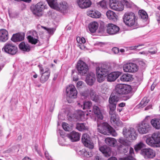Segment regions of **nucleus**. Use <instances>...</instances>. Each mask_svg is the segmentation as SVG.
<instances>
[{
	"mask_svg": "<svg viewBox=\"0 0 160 160\" xmlns=\"http://www.w3.org/2000/svg\"><path fill=\"white\" fill-rule=\"evenodd\" d=\"M152 137L155 139L157 144H160V132H155L152 134Z\"/></svg>",
	"mask_w": 160,
	"mask_h": 160,
	"instance_id": "42",
	"label": "nucleus"
},
{
	"mask_svg": "<svg viewBox=\"0 0 160 160\" xmlns=\"http://www.w3.org/2000/svg\"><path fill=\"white\" fill-rule=\"evenodd\" d=\"M152 126L157 129H160V120L159 118H154L151 121Z\"/></svg>",
	"mask_w": 160,
	"mask_h": 160,
	"instance_id": "31",
	"label": "nucleus"
},
{
	"mask_svg": "<svg viewBox=\"0 0 160 160\" xmlns=\"http://www.w3.org/2000/svg\"><path fill=\"white\" fill-rule=\"evenodd\" d=\"M143 46H144V44H139V45L137 46L130 47L129 48V49L131 50H135L137 48H138L139 47Z\"/></svg>",
	"mask_w": 160,
	"mask_h": 160,
	"instance_id": "53",
	"label": "nucleus"
},
{
	"mask_svg": "<svg viewBox=\"0 0 160 160\" xmlns=\"http://www.w3.org/2000/svg\"><path fill=\"white\" fill-rule=\"evenodd\" d=\"M111 68L109 65L106 64L102 65L101 67H98L96 69L97 80L101 82L104 80V77L111 71Z\"/></svg>",
	"mask_w": 160,
	"mask_h": 160,
	"instance_id": "1",
	"label": "nucleus"
},
{
	"mask_svg": "<svg viewBox=\"0 0 160 160\" xmlns=\"http://www.w3.org/2000/svg\"><path fill=\"white\" fill-rule=\"evenodd\" d=\"M116 105L115 104L109 103L108 106L110 109L109 114L115 113Z\"/></svg>",
	"mask_w": 160,
	"mask_h": 160,
	"instance_id": "45",
	"label": "nucleus"
},
{
	"mask_svg": "<svg viewBox=\"0 0 160 160\" xmlns=\"http://www.w3.org/2000/svg\"><path fill=\"white\" fill-rule=\"evenodd\" d=\"M139 17L143 20H146L148 17L147 12L143 10H140L138 12Z\"/></svg>",
	"mask_w": 160,
	"mask_h": 160,
	"instance_id": "43",
	"label": "nucleus"
},
{
	"mask_svg": "<svg viewBox=\"0 0 160 160\" xmlns=\"http://www.w3.org/2000/svg\"><path fill=\"white\" fill-rule=\"evenodd\" d=\"M67 96L69 98H77L78 92L73 85L71 84L66 88Z\"/></svg>",
	"mask_w": 160,
	"mask_h": 160,
	"instance_id": "12",
	"label": "nucleus"
},
{
	"mask_svg": "<svg viewBox=\"0 0 160 160\" xmlns=\"http://www.w3.org/2000/svg\"><path fill=\"white\" fill-rule=\"evenodd\" d=\"M119 160H132V157L129 156L125 158H121Z\"/></svg>",
	"mask_w": 160,
	"mask_h": 160,
	"instance_id": "59",
	"label": "nucleus"
},
{
	"mask_svg": "<svg viewBox=\"0 0 160 160\" xmlns=\"http://www.w3.org/2000/svg\"><path fill=\"white\" fill-rule=\"evenodd\" d=\"M129 152L130 156H132V155L134 154V150L132 148L130 147Z\"/></svg>",
	"mask_w": 160,
	"mask_h": 160,
	"instance_id": "60",
	"label": "nucleus"
},
{
	"mask_svg": "<svg viewBox=\"0 0 160 160\" xmlns=\"http://www.w3.org/2000/svg\"><path fill=\"white\" fill-rule=\"evenodd\" d=\"M44 8L42 2L38 3L34 7L32 12L34 14L38 16H41L43 9Z\"/></svg>",
	"mask_w": 160,
	"mask_h": 160,
	"instance_id": "15",
	"label": "nucleus"
},
{
	"mask_svg": "<svg viewBox=\"0 0 160 160\" xmlns=\"http://www.w3.org/2000/svg\"><path fill=\"white\" fill-rule=\"evenodd\" d=\"M19 48L21 50L27 52H29L31 49L30 46L24 42L20 43L19 44Z\"/></svg>",
	"mask_w": 160,
	"mask_h": 160,
	"instance_id": "33",
	"label": "nucleus"
},
{
	"mask_svg": "<svg viewBox=\"0 0 160 160\" xmlns=\"http://www.w3.org/2000/svg\"><path fill=\"white\" fill-rule=\"evenodd\" d=\"M119 96L117 93L115 92V91L112 92L109 99V103L116 105L117 102L119 100Z\"/></svg>",
	"mask_w": 160,
	"mask_h": 160,
	"instance_id": "22",
	"label": "nucleus"
},
{
	"mask_svg": "<svg viewBox=\"0 0 160 160\" xmlns=\"http://www.w3.org/2000/svg\"><path fill=\"white\" fill-rule=\"evenodd\" d=\"M106 15L109 19L113 21H117V16L114 12L108 10L106 12Z\"/></svg>",
	"mask_w": 160,
	"mask_h": 160,
	"instance_id": "29",
	"label": "nucleus"
},
{
	"mask_svg": "<svg viewBox=\"0 0 160 160\" xmlns=\"http://www.w3.org/2000/svg\"><path fill=\"white\" fill-rule=\"evenodd\" d=\"M107 32L111 35L117 33L119 30V28L116 25L112 23H109L107 26Z\"/></svg>",
	"mask_w": 160,
	"mask_h": 160,
	"instance_id": "16",
	"label": "nucleus"
},
{
	"mask_svg": "<svg viewBox=\"0 0 160 160\" xmlns=\"http://www.w3.org/2000/svg\"><path fill=\"white\" fill-rule=\"evenodd\" d=\"M90 88H87L84 91L82 92L81 94L84 98H86L89 96Z\"/></svg>",
	"mask_w": 160,
	"mask_h": 160,
	"instance_id": "48",
	"label": "nucleus"
},
{
	"mask_svg": "<svg viewBox=\"0 0 160 160\" xmlns=\"http://www.w3.org/2000/svg\"><path fill=\"white\" fill-rule=\"evenodd\" d=\"M2 50L10 55H14L18 52V48L15 44L11 42H7L5 44Z\"/></svg>",
	"mask_w": 160,
	"mask_h": 160,
	"instance_id": "4",
	"label": "nucleus"
},
{
	"mask_svg": "<svg viewBox=\"0 0 160 160\" xmlns=\"http://www.w3.org/2000/svg\"><path fill=\"white\" fill-rule=\"evenodd\" d=\"M55 105V102H52L51 103L49 110V111L50 112H52L53 111Z\"/></svg>",
	"mask_w": 160,
	"mask_h": 160,
	"instance_id": "54",
	"label": "nucleus"
},
{
	"mask_svg": "<svg viewBox=\"0 0 160 160\" xmlns=\"http://www.w3.org/2000/svg\"><path fill=\"white\" fill-rule=\"evenodd\" d=\"M98 27L97 22L94 21L90 22L88 25V28L90 32L92 33L96 32Z\"/></svg>",
	"mask_w": 160,
	"mask_h": 160,
	"instance_id": "27",
	"label": "nucleus"
},
{
	"mask_svg": "<svg viewBox=\"0 0 160 160\" xmlns=\"http://www.w3.org/2000/svg\"><path fill=\"white\" fill-rule=\"evenodd\" d=\"M99 149L105 157H109L111 155V150L109 147L106 146H103L99 147Z\"/></svg>",
	"mask_w": 160,
	"mask_h": 160,
	"instance_id": "25",
	"label": "nucleus"
},
{
	"mask_svg": "<svg viewBox=\"0 0 160 160\" xmlns=\"http://www.w3.org/2000/svg\"><path fill=\"white\" fill-rule=\"evenodd\" d=\"M149 101V100H146V98H144L140 102V105H141L142 107H144L147 104Z\"/></svg>",
	"mask_w": 160,
	"mask_h": 160,
	"instance_id": "51",
	"label": "nucleus"
},
{
	"mask_svg": "<svg viewBox=\"0 0 160 160\" xmlns=\"http://www.w3.org/2000/svg\"><path fill=\"white\" fill-rule=\"evenodd\" d=\"M141 154L145 159H151L156 155L155 151L150 148H144L141 150Z\"/></svg>",
	"mask_w": 160,
	"mask_h": 160,
	"instance_id": "9",
	"label": "nucleus"
},
{
	"mask_svg": "<svg viewBox=\"0 0 160 160\" xmlns=\"http://www.w3.org/2000/svg\"><path fill=\"white\" fill-rule=\"evenodd\" d=\"M98 5L99 7L103 8H107V2L106 0H102L99 2Z\"/></svg>",
	"mask_w": 160,
	"mask_h": 160,
	"instance_id": "49",
	"label": "nucleus"
},
{
	"mask_svg": "<svg viewBox=\"0 0 160 160\" xmlns=\"http://www.w3.org/2000/svg\"><path fill=\"white\" fill-rule=\"evenodd\" d=\"M111 116L110 121L111 122L114 126L122 127V122L118 120L117 118L116 113L110 114Z\"/></svg>",
	"mask_w": 160,
	"mask_h": 160,
	"instance_id": "18",
	"label": "nucleus"
},
{
	"mask_svg": "<svg viewBox=\"0 0 160 160\" xmlns=\"http://www.w3.org/2000/svg\"><path fill=\"white\" fill-rule=\"evenodd\" d=\"M125 103L124 102H121L118 104V106L120 107H123L125 106Z\"/></svg>",
	"mask_w": 160,
	"mask_h": 160,
	"instance_id": "61",
	"label": "nucleus"
},
{
	"mask_svg": "<svg viewBox=\"0 0 160 160\" xmlns=\"http://www.w3.org/2000/svg\"><path fill=\"white\" fill-rule=\"evenodd\" d=\"M63 129L66 131H70L72 129V126L67 123L63 122L62 124Z\"/></svg>",
	"mask_w": 160,
	"mask_h": 160,
	"instance_id": "47",
	"label": "nucleus"
},
{
	"mask_svg": "<svg viewBox=\"0 0 160 160\" xmlns=\"http://www.w3.org/2000/svg\"><path fill=\"white\" fill-rule=\"evenodd\" d=\"M77 2L78 6L82 9L89 8L92 4L90 0H77Z\"/></svg>",
	"mask_w": 160,
	"mask_h": 160,
	"instance_id": "17",
	"label": "nucleus"
},
{
	"mask_svg": "<svg viewBox=\"0 0 160 160\" xmlns=\"http://www.w3.org/2000/svg\"><path fill=\"white\" fill-rule=\"evenodd\" d=\"M89 95L90 96L91 99L95 102H97L98 100V96H96L95 92L93 90L90 88Z\"/></svg>",
	"mask_w": 160,
	"mask_h": 160,
	"instance_id": "44",
	"label": "nucleus"
},
{
	"mask_svg": "<svg viewBox=\"0 0 160 160\" xmlns=\"http://www.w3.org/2000/svg\"><path fill=\"white\" fill-rule=\"evenodd\" d=\"M78 104L79 107H81L83 110L89 109L92 105V103L90 101L83 102V104L82 105H81L80 103H78Z\"/></svg>",
	"mask_w": 160,
	"mask_h": 160,
	"instance_id": "35",
	"label": "nucleus"
},
{
	"mask_svg": "<svg viewBox=\"0 0 160 160\" xmlns=\"http://www.w3.org/2000/svg\"><path fill=\"white\" fill-rule=\"evenodd\" d=\"M123 133L124 137L129 141L136 139L137 136L135 130L132 128H124L123 129Z\"/></svg>",
	"mask_w": 160,
	"mask_h": 160,
	"instance_id": "6",
	"label": "nucleus"
},
{
	"mask_svg": "<svg viewBox=\"0 0 160 160\" xmlns=\"http://www.w3.org/2000/svg\"><path fill=\"white\" fill-rule=\"evenodd\" d=\"M96 80L95 74L92 72L88 74L86 77V81L87 84L90 86H92Z\"/></svg>",
	"mask_w": 160,
	"mask_h": 160,
	"instance_id": "20",
	"label": "nucleus"
},
{
	"mask_svg": "<svg viewBox=\"0 0 160 160\" xmlns=\"http://www.w3.org/2000/svg\"><path fill=\"white\" fill-rule=\"evenodd\" d=\"M38 67L39 68V70H40V74H42L43 73H44L45 70H44L43 67H42V65H38Z\"/></svg>",
	"mask_w": 160,
	"mask_h": 160,
	"instance_id": "56",
	"label": "nucleus"
},
{
	"mask_svg": "<svg viewBox=\"0 0 160 160\" xmlns=\"http://www.w3.org/2000/svg\"><path fill=\"white\" fill-rule=\"evenodd\" d=\"M58 8L57 10L61 12L66 10L68 8L67 3L65 2H63L60 3L58 4Z\"/></svg>",
	"mask_w": 160,
	"mask_h": 160,
	"instance_id": "37",
	"label": "nucleus"
},
{
	"mask_svg": "<svg viewBox=\"0 0 160 160\" xmlns=\"http://www.w3.org/2000/svg\"><path fill=\"white\" fill-rule=\"evenodd\" d=\"M67 137L72 142L78 141L80 138V135L79 133L75 131H73L67 135Z\"/></svg>",
	"mask_w": 160,
	"mask_h": 160,
	"instance_id": "21",
	"label": "nucleus"
},
{
	"mask_svg": "<svg viewBox=\"0 0 160 160\" xmlns=\"http://www.w3.org/2000/svg\"><path fill=\"white\" fill-rule=\"evenodd\" d=\"M105 143L111 146L114 147L116 142V140L112 138H107L105 140Z\"/></svg>",
	"mask_w": 160,
	"mask_h": 160,
	"instance_id": "39",
	"label": "nucleus"
},
{
	"mask_svg": "<svg viewBox=\"0 0 160 160\" xmlns=\"http://www.w3.org/2000/svg\"><path fill=\"white\" fill-rule=\"evenodd\" d=\"M82 141L84 145L87 148L90 149H92L93 148V143L91 141L90 138L88 134L84 133L83 134Z\"/></svg>",
	"mask_w": 160,
	"mask_h": 160,
	"instance_id": "11",
	"label": "nucleus"
},
{
	"mask_svg": "<svg viewBox=\"0 0 160 160\" xmlns=\"http://www.w3.org/2000/svg\"><path fill=\"white\" fill-rule=\"evenodd\" d=\"M149 117L147 116L146 117ZM151 127L150 124L147 122L146 119L138 125V130L139 133L141 134H143L148 133L151 130Z\"/></svg>",
	"mask_w": 160,
	"mask_h": 160,
	"instance_id": "7",
	"label": "nucleus"
},
{
	"mask_svg": "<svg viewBox=\"0 0 160 160\" xmlns=\"http://www.w3.org/2000/svg\"><path fill=\"white\" fill-rule=\"evenodd\" d=\"M93 112L98 119L102 120L103 118V116L99 107L96 106H93Z\"/></svg>",
	"mask_w": 160,
	"mask_h": 160,
	"instance_id": "28",
	"label": "nucleus"
},
{
	"mask_svg": "<svg viewBox=\"0 0 160 160\" xmlns=\"http://www.w3.org/2000/svg\"><path fill=\"white\" fill-rule=\"evenodd\" d=\"M129 141H127L125 140L122 138H120L119 139L118 141L120 143L125 146H129L130 144V142L131 141L128 140Z\"/></svg>",
	"mask_w": 160,
	"mask_h": 160,
	"instance_id": "46",
	"label": "nucleus"
},
{
	"mask_svg": "<svg viewBox=\"0 0 160 160\" xmlns=\"http://www.w3.org/2000/svg\"><path fill=\"white\" fill-rule=\"evenodd\" d=\"M123 22L127 26H136L138 23L135 14L132 12L125 13L123 17Z\"/></svg>",
	"mask_w": 160,
	"mask_h": 160,
	"instance_id": "2",
	"label": "nucleus"
},
{
	"mask_svg": "<svg viewBox=\"0 0 160 160\" xmlns=\"http://www.w3.org/2000/svg\"><path fill=\"white\" fill-rule=\"evenodd\" d=\"M79 152L83 156L87 158L91 157L93 155L92 152L87 151L85 149H82Z\"/></svg>",
	"mask_w": 160,
	"mask_h": 160,
	"instance_id": "40",
	"label": "nucleus"
},
{
	"mask_svg": "<svg viewBox=\"0 0 160 160\" xmlns=\"http://www.w3.org/2000/svg\"><path fill=\"white\" fill-rule=\"evenodd\" d=\"M45 155L46 158L48 160H52V158L49 155V153L47 151H45L44 153Z\"/></svg>",
	"mask_w": 160,
	"mask_h": 160,
	"instance_id": "55",
	"label": "nucleus"
},
{
	"mask_svg": "<svg viewBox=\"0 0 160 160\" xmlns=\"http://www.w3.org/2000/svg\"><path fill=\"white\" fill-rule=\"evenodd\" d=\"M83 83V82L81 81H79L78 82L77 84V87L78 88H81L82 86V85Z\"/></svg>",
	"mask_w": 160,
	"mask_h": 160,
	"instance_id": "57",
	"label": "nucleus"
},
{
	"mask_svg": "<svg viewBox=\"0 0 160 160\" xmlns=\"http://www.w3.org/2000/svg\"><path fill=\"white\" fill-rule=\"evenodd\" d=\"M24 33H16L13 35L11 40L14 42L21 41L24 39Z\"/></svg>",
	"mask_w": 160,
	"mask_h": 160,
	"instance_id": "26",
	"label": "nucleus"
},
{
	"mask_svg": "<svg viewBox=\"0 0 160 160\" xmlns=\"http://www.w3.org/2000/svg\"><path fill=\"white\" fill-rule=\"evenodd\" d=\"M87 14L90 17L93 18H98L101 16V14L98 11H89L87 12Z\"/></svg>",
	"mask_w": 160,
	"mask_h": 160,
	"instance_id": "30",
	"label": "nucleus"
},
{
	"mask_svg": "<svg viewBox=\"0 0 160 160\" xmlns=\"http://www.w3.org/2000/svg\"><path fill=\"white\" fill-rule=\"evenodd\" d=\"M8 33L4 29L0 30V42H5L8 39Z\"/></svg>",
	"mask_w": 160,
	"mask_h": 160,
	"instance_id": "24",
	"label": "nucleus"
},
{
	"mask_svg": "<svg viewBox=\"0 0 160 160\" xmlns=\"http://www.w3.org/2000/svg\"><path fill=\"white\" fill-rule=\"evenodd\" d=\"M133 79L132 76L129 73H126L122 75L120 77V80L123 82H128Z\"/></svg>",
	"mask_w": 160,
	"mask_h": 160,
	"instance_id": "32",
	"label": "nucleus"
},
{
	"mask_svg": "<svg viewBox=\"0 0 160 160\" xmlns=\"http://www.w3.org/2000/svg\"><path fill=\"white\" fill-rule=\"evenodd\" d=\"M145 147V145L142 142H140L134 146V149L135 151L138 152V151L141 150L142 148Z\"/></svg>",
	"mask_w": 160,
	"mask_h": 160,
	"instance_id": "41",
	"label": "nucleus"
},
{
	"mask_svg": "<svg viewBox=\"0 0 160 160\" xmlns=\"http://www.w3.org/2000/svg\"><path fill=\"white\" fill-rule=\"evenodd\" d=\"M50 71L49 69L47 68L45 69L44 73L41 74L40 81L41 83H43L46 82L48 79L50 75Z\"/></svg>",
	"mask_w": 160,
	"mask_h": 160,
	"instance_id": "19",
	"label": "nucleus"
},
{
	"mask_svg": "<svg viewBox=\"0 0 160 160\" xmlns=\"http://www.w3.org/2000/svg\"><path fill=\"white\" fill-rule=\"evenodd\" d=\"M86 42V40L84 38L82 37L81 38V44H78V46L81 49H83L85 48V47L83 45H82V44L85 43Z\"/></svg>",
	"mask_w": 160,
	"mask_h": 160,
	"instance_id": "50",
	"label": "nucleus"
},
{
	"mask_svg": "<svg viewBox=\"0 0 160 160\" xmlns=\"http://www.w3.org/2000/svg\"><path fill=\"white\" fill-rule=\"evenodd\" d=\"M109 5L111 9L116 11H122L124 9L123 5L118 0H110Z\"/></svg>",
	"mask_w": 160,
	"mask_h": 160,
	"instance_id": "8",
	"label": "nucleus"
},
{
	"mask_svg": "<svg viewBox=\"0 0 160 160\" xmlns=\"http://www.w3.org/2000/svg\"><path fill=\"white\" fill-rule=\"evenodd\" d=\"M123 70L125 72H134L138 71V67L135 63H128L123 65Z\"/></svg>",
	"mask_w": 160,
	"mask_h": 160,
	"instance_id": "13",
	"label": "nucleus"
},
{
	"mask_svg": "<svg viewBox=\"0 0 160 160\" xmlns=\"http://www.w3.org/2000/svg\"><path fill=\"white\" fill-rule=\"evenodd\" d=\"M146 142L148 145L151 147L157 146V144L155 139L152 137V134L151 137H149L147 139Z\"/></svg>",
	"mask_w": 160,
	"mask_h": 160,
	"instance_id": "34",
	"label": "nucleus"
},
{
	"mask_svg": "<svg viewBox=\"0 0 160 160\" xmlns=\"http://www.w3.org/2000/svg\"><path fill=\"white\" fill-rule=\"evenodd\" d=\"M27 38L29 42L32 44H36L38 42V39L36 38L37 37L38 34L35 31L31 30L29 31L27 34Z\"/></svg>",
	"mask_w": 160,
	"mask_h": 160,
	"instance_id": "14",
	"label": "nucleus"
},
{
	"mask_svg": "<svg viewBox=\"0 0 160 160\" xmlns=\"http://www.w3.org/2000/svg\"><path fill=\"white\" fill-rule=\"evenodd\" d=\"M112 51L114 52V53L116 54L119 52V49L118 48L114 47L112 48Z\"/></svg>",
	"mask_w": 160,
	"mask_h": 160,
	"instance_id": "58",
	"label": "nucleus"
},
{
	"mask_svg": "<svg viewBox=\"0 0 160 160\" xmlns=\"http://www.w3.org/2000/svg\"><path fill=\"white\" fill-rule=\"evenodd\" d=\"M77 67L78 73L81 75L86 74L88 70L87 65L82 60L78 61Z\"/></svg>",
	"mask_w": 160,
	"mask_h": 160,
	"instance_id": "10",
	"label": "nucleus"
},
{
	"mask_svg": "<svg viewBox=\"0 0 160 160\" xmlns=\"http://www.w3.org/2000/svg\"><path fill=\"white\" fill-rule=\"evenodd\" d=\"M76 128L79 131H82L88 129V127L84 123H78L77 124Z\"/></svg>",
	"mask_w": 160,
	"mask_h": 160,
	"instance_id": "38",
	"label": "nucleus"
},
{
	"mask_svg": "<svg viewBox=\"0 0 160 160\" xmlns=\"http://www.w3.org/2000/svg\"><path fill=\"white\" fill-rule=\"evenodd\" d=\"M108 160H117V159L115 157H112L109 158Z\"/></svg>",
	"mask_w": 160,
	"mask_h": 160,
	"instance_id": "64",
	"label": "nucleus"
},
{
	"mask_svg": "<svg viewBox=\"0 0 160 160\" xmlns=\"http://www.w3.org/2000/svg\"><path fill=\"white\" fill-rule=\"evenodd\" d=\"M49 5L52 8L57 10L58 8V4L56 0H47Z\"/></svg>",
	"mask_w": 160,
	"mask_h": 160,
	"instance_id": "36",
	"label": "nucleus"
},
{
	"mask_svg": "<svg viewBox=\"0 0 160 160\" xmlns=\"http://www.w3.org/2000/svg\"><path fill=\"white\" fill-rule=\"evenodd\" d=\"M42 27L46 30L48 33L50 34H52L55 30V29L54 28H48L44 27Z\"/></svg>",
	"mask_w": 160,
	"mask_h": 160,
	"instance_id": "52",
	"label": "nucleus"
},
{
	"mask_svg": "<svg viewBox=\"0 0 160 160\" xmlns=\"http://www.w3.org/2000/svg\"><path fill=\"white\" fill-rule=\"evenodd\" d=\"M132 90L131 86L129 85L118 84L116 85L115 92L119 95L121 94H127Z\"/></svg>",
	"mask_w": 160,
	"mask_h": 160,
	"instance_id": "5",
	"label": "nucleus"
},
{
	"mask_svg": "<svg viewBox=\"0 0 160 160\" xmlns=\"http://www.w3.org/2000/svg\"><path fill=\"white\" fill-rule=\"evenodd\" d=\"M121 72H115L108 74L107 78V80L109 82L114 81L120 75Z\"/></svg>",
	"mask_w": 160,
	"mask_h": 160,
	"instance_id": "23",
	"label": "nucleus"
},
{
	"mask_svg": "<svg viewBox=\"0 0 160 160\" xmlns=\"http://www.w3.org/2000/svg\"><path fill=\"white\" fill-rule=\"evenodd\" d=\"M139 64L140 65L142 66H144L145 65L144 62L142 61H140L138 62Z\"/></svg>",
	"mask_w": 160,
	"mask_h": 160,
	"instance_id": "62",
	"label": "nucleus"
},
{
	"mask_svg": "<svg viewBox=\"0 0 160 160\" xmlns=\"http://www.w3.org/2000/svg\"><path fill=\"white\" fill-rule=\"evenodd\" d=\"M94 160H101L99 156H97L95 157Z\"/></svg>",
	"mask_w": 160,
	"mask_h": 160,
	"instance_id": "63",
	"label": "nucleus"
},
{
	"mask_svg": "<svg viewBox=\"0 0 160 160\" xmlns=\"http://www.w3.org/2000/svg\"><path fill=\"white\" fill-rule=\"evenodd\" d=\"M98 131L103 134H111L114 137L116 136L117 135L115 130L107 122H103L100 125L98 124Z\"/></svg>",
	"mask_w": 160,
	"mask_h": 160,
	"instance_id": "3",
	"label": "nucleus"
}]
</instances>
